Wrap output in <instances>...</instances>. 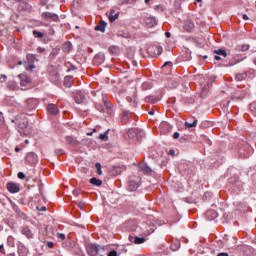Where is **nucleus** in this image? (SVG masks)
<instances>
[{"mask_svg":"<svg viewBox=\"0 0 256 256\" xmlns=\"http://www.w3.org/2000/svg\"><path fill=\"white\" fill-rule=\"evenodd\" d=\"M204 59H207V56H204Z\"/></svg>","mask_w":256,"mask_h":256,"instance_id":"44","label":"nucleus"},{"mask_svg":"<svg viewBox=\"0 0 256 256\" xmlns=\"http://www.w3.org/2000/svg\"><path fill=\"white\" fill-rule=\"evenodd\" d=\"M87 135H88V136H91V135H93V132L87 133Z\"/></svg>","mask_w":256,"mask_h":256,"instance_id":"41","label":"nucleus"},{"mask_svg":"<svg viewBox=\"0 0 256 256\" xmlns=\"http://www.w3.org/2000/svg\"><path fill=\"white\" fill-rule=\"evenodd\" d=\"M43 17H45V19H57V15H55V14H51V13H49V12H45L44 14H43Z\"/></svg>","mask_w":256,"mask_h":256,"instance_id":"13","label":"nucleus"},{"mask_svg":"<svg viewBox=\"0 0 256 256\" xmlns=\"http://www.w3.org/2000/svg\"><path fill=\"white\" fill-rule=\"evenodd\" d=\"M186 127L191 129V127H197V120H194L193 123H185Z\"/></svg>","mask_w":256,"mask_h":256,"instance_id":"18","label":"nucleus"},{"mask_svg":"<svg viewBox=\"0 0 256 256\" xmlns=\"http://www.w3.org/2000/svg\"><path fill=\"white\" fill-rule=\"evenodd\" d=\"M118 17H119V12L115 13L114 10H111V12L109 14V20L111 21V23H113V21L118 19Z\"/></svg>","mask_w":256,"mask_h":256,"instance_id":"7","label":"nucleus"},{"mask_svg":"<svg viewBox=\"0 0 256 256\" xmlns=\"http://www.w3.org/2000/svg\"><path fill=\"white\" fill-rule=\"evenodd\" d=\"M48 111L51 113V115H57V113H59V108H57L55 104H50L48 105Z\"/></svg>","mask_w":256,"mask_h":256,"instance_id":"4","label":"nucleus"},{"mask_svg":"<svg viewBox=\"0 0 256 256\" xmlns=\"http://www.w3.org/2000/svg\"><path fill=\"white\" fill-rule=\"evenodd\" d=\"M67 141L70 145H77V140H75L73 137H67Z\"/></svg>","mask_w":256,"mask_h":256,"instance_id":"16","label":"nucleus"},{"mask_svg":"<svg viewBox=\"0 0 256 256\" xmlns=\"http://www.w3.org/2000/svg\"><path fill=\"white\" fill-rule=\"evenodd\" d=\"M83 101H85V96H83V94H77L76 103H78V105H81V103H83Z\"/></svg>","mask_w":256,"mask_h":256,"instance_id":"12","label":"nucleus"},{"mask_svg":"<svg viewBox=\"0 0 256 256\" xmlns=\"http://www.w3.org/2000/svg\"><path fill=\"white\" fill-rule=\"evenodd\" d=\"M142 170L144 171V173H151V169L149 168V166H144L143 168H142Z\"/></svg>","mask_w":256,"mask_h":256,"instance_id":"21","label":"nucleus"},{"mask_svg":"<svg viewBox=\"0 0 256 256\" xmlns=\"http://www.w3.org/2000/svg\"><path fill=\"white\" fill-rule=\"evenodd\" d=\"M216 61H221V57L220 56H215Z\"/></svg>","mask_w":256,"mask_h":256,"instance_id":"36","label":"nucleus"},{"mask_svg":"<svg viewBox=\"0 0 256 256\" xmlns=\"http://www.w3.org/2000/svg\"><path fill=\"white\" fill-rule=\"evenodd\" d=\"M243 19H244V21H249V16H247V14H244Z\"/></svg>","mask_w":256,"mask_h":256,"instance_id":"28","label":"nucleus"},{"mask_svg":"<svg viewBox=\"0 0 256 256\" xmlns=\"http://www.w3.org/2000/svg\"><path fill=\"white\" fill-rule=\"evenodd\" d=\"M59 237H60V239H65V234H63V233H61V234H59Z\"/></svg>","mask_w":256,"mask_h":256,"instance_id":"32","label":"nucleus"},{"mask_svg":"<svg viewBox=\"0 0 256 256\" xmlns=\"http://www.w3.org/2000/svg\"><path fill=\"white\" fill-rule=\"evenodd\" d=\"M96 169H97L98 175H103V171L101 170V164L100 163H96Z\"/></svg>","mask_w":256,"mask_h":256,"instance_id":"20","label":"nucleus"},{"mask_svg":"<svg viewBox=\"0 0 256 256\" xmlns=\"http://www.w3.org/2000/svg\"><path fill=\"white\" fill-rule=\"evenodd\" d=\"M214 53L216 55H222V57H227V52L223 49L215 50Z\"/></svg>","mask_w":256,"mask_h":256,"instance_id":"15","label":"nucleus"},{"mask_svg":"<svg viewBox=\"0 0 256 256\" xmlns=\"http://www.w3.org/2000/svg\"><path fill=\"white\" fill-rule=\"evenodd\" d=\"M103 1H107V0H103Z\"/></svg>","mask_w":256,"mask_h":256,"instance_id":"46","label":"nucleus"},{"mask_svg":"<svg viewBox=\"0 0 256 256\" xmlns=\"http://www.w3.org/2000/svg\"><path fill=\"white\" fill-rule=\"evenodd\" d=\"M168 154H170V155H175V150H170V151L168 152Z\"/></svg>","mask_w":256,"mask_h":256,"instance_id":"33","label":"nucleus"},{"mask_svg":"<svg viewBox=\"0 0 256 256\" xmlns=\"http://www.w3.org/2000/svg\"><path fill=\"white\" fill-rule=\"evenodd\" d=\"M73 193L74 195H79V190H74Z\"/></svg>","mask_w":256,"mask_h":256,"instance_id":"37","label":"nucleus"},{"mask_svg":"<svg viewBox=\"0 0 256 256\" xmlns=\"http://www.w3.org/2000/svg\"><path fill=\"white\" fill-rule=\"evenodd\" d=\"M174 139H179V133L178 132H175L174 135H173Z\"/></svg>","mask_w":256,"mask_h":256,"instance_id":"29","label":"nucleus"},{"mask_svg":"<svg viewBox=\"0 0 256 256\" xmlns=\"http://www.w3.org/2000/svg\"><path fill=\"white\" fill-rule=\"evenodd\" d=\"M107 256H119V254L117 253V251L112 250V251H110V252L108 253Z\"/></svg>","mask_w":256,"mask_h":256,"instance_id":"22","label":"nucleus"},{"mask_svg":"<svg viewBox=\"0 0 256 256\" xmlns=\"http://www.w3.org/2000/svg\"><path fill=\"white\" fill-rule=\"evenodd\" d=\"M198 3H201L202 0H196Z\"/></svg>","mask_w":256,"mask_h":256,"instance_id":"42","label":"nucleus"},{"mask_svg":"<svg viewBox=\"0 0 256 256\" xmlns=\"http://www.w3.org/2000/svg\"><path fill=\"white\" fill-rule=\"evenodd\" d=\"M93 131H94V132H96L97 130H96V129H94Z\"/></svg>","mask_w":256,"mask_h":256,"instance_id":"45","label":"nucleus"},{"mask_svg":"<svg viewBox=\"0 0 256 256\" xmlns=\"http://www.w3.org/2000/svg\"><path fill=\"white\" fill-rule=\"evenodd\" d=\"M33 35H35V37H37L38 39H41L43 37V33L39 32L37 30L33 31Z\"/></svg>","mask_w":256,"mask_h":256,"instance_id":"19","label":"nucleus"},{"mask_svg":"<svg viewBox=\"0 0 256 256\" xmlns=\"http://www.w3.org/2000/svg\"><path fill=\"white\" fill-rule=\"evenodd\" d=\"M185 29L186 31H193V29H195V24L193 23V21L191 20H188L186 23H185Z\"/></svg>","mask_w":256,"mask_h":256,"instance_id":"5","label":"nucleus"},{"mask_svg":"<svg viewBox=\"0 0 256 256\" xmlns=\"http://www.w3.org/2000/svg\"><path fill=\"white\" fill-rule=\"evenodd\" d=\"M245 77H247V74L242 73V74H238V75L236 76V79H237L238 81H243V79H245Z\"/></svg>","mask_w":256,"mask_h":256,"instance_id":"17","label":"nucleus"},{"mask_svg":"<svg viewBox=\"0 0 256 256\" xmlns=\"http://www.w3.org/2000/svg\"><path fill=\"white\" fill-rule=\"evenodd\" d=\"M107 28V23L101 22L100 25L95 27L96 31H101V33H105V29Z\"/></svg>","mask_w":256,"mask_h":256,"instance_id":"6","label":"nucleus"},{"mask_svg":"<svg viewBox=\"0 0 256 256\" xmlns=\"http://www.w3.org/2000/svg\"><path fill=\"white\" fill-rule=\"evenodd\" d=\"M18 65H23V62H22V61H19V62H18Z\"/></svg>","mask_w":256,"mask_h":256,"instance_id":"40","label":"nucleus"},{"mask_svg":"<svg viewBox=\"0 0 256 256\" xmlns=\"http://www.w3.org/2000/svg\"><path fill=\"white\" fill-rule=\"evenodd\" d=\"M0 123H5V118L3 117V113L0 112Z\"/></svg>","mask_w":256,"mask_h":256,"instance_id":"27","label":"nucleus"},{"mask_svg":"<svg viewBox=\"0 0 256 256\" xmlns=\"http://www.w3.org/2000/svg\"><path fill=\"white\" fill-rule=\"evenodd\" d=\"M90 183L91 185H96V187H101V185H103V181L97 178H91Z\"/></svg>","mask_w":256,"mask_h":256,"instance_id":"8","label":"nucleus"},{"mask_svg":"<svg viewBox=\"0 0 256 256\" xmlns=\"http://www.w3.org/2000/svg\"><path fill=\"white\" fill-rule=\"evenodd\" d=\"M47 245L50 249H53V242H48Z\"/></svg>","mask_w":256,"mask_h":256,"instance_id":"31","label":"nucleus"},{"mask_svg":"<svg viewBox=\"0 0 256 256\" xmlns=\"http://www.w3.org/2000/svg\"><path fill=\"white\" fill-rule=\"evenodd\" d=\"M166 37L169 39V37H171V33L170 32H166L165 33Z\"/></svg>","mask_w":256,"mask_h":256,"instance_id":"34","label":"nucleus"},{"mask_svg":"<svg viewBox=\"0 0 256 256\" xmlns=\"http://www.w3.org/2000/svg\"><path fill=\"white\" fill-rule=\"evenodd\" d=\"M99 139H101V141H109V131L100 134Z\"/></svg>","mask_w":256,"mask_h":256,"instance_id":"11","label":"nucleus"},{"mask_svg":"<svg viewBox=\"0 0 256 256\" xmlns=\"http://www.w3.org/2000/svg\"><path fill=\"white\" fill-rule=\"evenodd\" d=\"M242 51H249V46L248 44H243L241 47Z\"/></svg>","mask_w":256,"mask_h":256,"instance_id":"23","label":"nucleus"},{"mask_svg":"<svg viewBox=\"0 0 256 256\" xmlns=\"http://www.w3.org/2000/svg\"><path fill=\"white\" fill-rule=\"evenodd\" d=\"M15 151H16V153H19V151H20L19 147H16Z\"/></svg>","mask_w":256,"mask_h":256,"instance_id":"38","label":"nucleus"},{"mask_svg":"<svg viewBox=\"0 0 256 256\" xmlns=\"http://www.w3.org/2000/svg\"><path fill=\"white\" fill-rule=\"evenodd\" d=\"M25 142H26V143H29V140H26Z\"/></svg>","mask_w":256,"mask_h":256,"instance_id":"43","label":"nucleus"},{"mask_svg":"<svg viewBox=\"0 0 256 256\" xmlns=\"http://www.w3.org/2000/svg\"><path fill=\"white\" fill-rule=\"evenodd\" d=\"M18 131L19 133H23L24 135H30L31 134V129H29L28 122L26 119L22 120L18 124Z\"/></svg>","mask_w":256,"mask_h":256,"instance_id":"1","label":"nucleus"},{"mask_svg":"<svg viewBox=\"0 0 256 256\" xmlns=\"http://www.w3.org/2000/svg\"><path fill=\"white\" fill-rule=\"evenodd\" d=\"M143 243H145V238L144 237H139V236L134 237V244L135 245H143Z\"/></svg>","mask_w":256,"mask_h":256,"instance_id":"9","label":"nucleus"},{"mask_svg":"<svg viewBox=\"0 0 256 256\" xmlns=\"http://www.w3.org/2000/svg\"><path fill=\"white\" fill-rule=\"evenodd\" d=\"M218 256H229V254H227V253H220V254H218Z\"/></svg>","mask_w":256,"mask_h":256,"instance_id":"35","label":"nucleus"},{"mask_svg":"<svg viewBox=\"0 0 256 256\" xmlns=\"http://www.w3.org/2000/svg\"><path fill=\"white\" fill-rule=\"evenodd\" d=\"M35 61V56L33 55H29L27 56V61L26 63V71H33V69H35V65H33Z\"/></svg>","mask_w":256,"mask_h":256,"instance_id":"2","label":"nucleus"},{"mask_svg":"<svg viewBox=\"0 0 256 256\" xmlns=\"http://www.w3.org/2000/svg\"><path fill=\"white\" fill-rule=\"evenodd\" d=\"M39 211H47V208L45 206H42L41 208H37Z\"/></svg>","mask_w":256,"mask_h":256,"instance_id":"30","label":"nucleus"},{"mask_svg":"<svg viewBox=\"0 0 256 256\" xmlns=\"http://www.w3.org/2000/svg\"><path fill=\"white\" fill-rule=\"evenodd\" d=\"M95 251H96L97 255L105 256V248H103V247L95 248Z\"/></svg>","mask_w":256,"mask_h":256,"instance_id":"14","label":"nucleus"},{"mask_svg":"<svg viewBox=\"0 0 256 256\" xmlns=\"http://www.w3.org/2000/svg\"><path fill=\"white\" fill-rule=\"evenodd\" d=\"M7 189L10 193H19V185L13 182L7 184Z\"/></svg>","mask_w":256,"mask_h":256,"instance_id":"3","label":"nucleus"},{"mask_svg":"<svg viewBox=\"0 0 256 256\" xmlns=\"http://www.w3.org/2000/svg\"><path fill=\"white\" fill-rule=\"evenodd\" d=\"M18 177H19V179H25V173L19 172Z\"/></svg>","mask_w":256,"mask_h":256,"instance_id":"25","label":"nucleus"},{"mask_svg":"<svg viewBox=\"0 0 256 256\" xmlns=\"http://www.w3.org/2000/svg\"><path fill=\"white\" fill-rule=\"evenodd\" d=\"M157 51H158V55H161V53H163V47L158 46Z\"/></svg>","mask_w":256,"mask_h":256,"instance_id":"26","label":"nucleus"},{"mask_svg":"<svg viewBox=\"0 0 256 256\" xmlns=\"http://www.w3.org/2000/svg\"><path fill=\"white\" fill-rule=\"evenodd\" d=\"M169 64H171V62H166V63L164 64V67H165L166 65H169Z\"/></svg>","mask_w":256,"mask_h":256,"instance_id":"39","label":"nucleus"},{"mask_svg":"<svg viewBox=\"0 0 256 256\" xmlns=\"http://www.w3.org/2000/svg\"><path fill=\"white\" fill-rule=\"evenodd\" d=\"M31 83V78L26 77V76H21V85H29Z\"/></svg>","mask_w":256,"mask_h":256,"instance_id":"10","label":"nucleus"},{"mask_svg":"<svg viewBox=\"0 0 256 256\" xmlns=\"http://www.w3.org/2000/svg\"><path fill=\"white\" fill-rule=\"evenodd\" d=\"M250 109L253 113H256V102L251 105Z\"/></svg>","mask_w":256,"mask_h":256,"instance_id":"24","label":"nucleus"}]
</instances>
